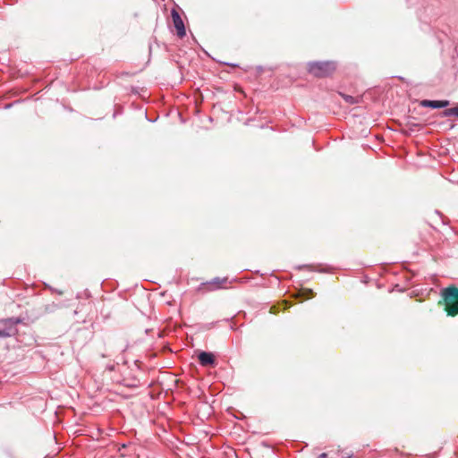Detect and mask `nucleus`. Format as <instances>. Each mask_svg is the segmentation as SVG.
<instances>
[{
	"label": "nucleus",
	"mask_w": 458,
	"mask_h": 458,
	"mask_svg": "<svg viewBox=\"0 0 458 458\" xmlns=\"http://www.w3.org/2000/svg\"><path fill=\"white\" fill-rule=\"evenodd\" d=\"M21 322L19 318H9L2 319L1 324L4 325V328L0 329V337L7 338L14 336L18 333L16 326Z\"/></svg>",
	"instance_id": "nucleus-3"
},
{
	"label": "nucleus",
	"mask_w": 458,
	"mask_h": 458,
	"mask_svg": "<svg viewBox=\"0 0 458 458\" xmlns=\"http://www.w3.org/2000/svg\"><path fill=\"white\" fill-rule=\"evenodd\" d=\"M344 100L351 105L358 103L357 98L350 95H343Z\"/></svg>",
	"instance_id": "nucleus-9"
},
{
	"label": "nucleus",
	"mask_w": 458,
	"mask_h": 458,
	"mask_svg": "<svg viewBox=\"0 0 458 458\" xmlns=\"http://www.w3.org/2000/svg\"><path fill=\"white\" fill-rule=\"evenodd\" d=\"M171 16L173 20V23L177 31V36L179 38H183L186 35L185 26L183 21L179 14V13L175 9H172Z\"/></svg>",
	"instance_id": "nucleus-4"
},
{
	"label": "nucleus",
	"mask_w": 458,
	"mask_h": 458,
	"mask_svg": "<svg viewBox=\"0 0 458 458\" xmlns=\"http://www.w3.org/2000/svg\"><path fill=\"white\" fill-rule=\"evenodd\" d=\"M50 290L53 292V293H56L57 294L59 295H62L63 294V291L61 290H56V289H54V288H50Z\"/></svg>",
	"instance_id": "nucleus-13"
},
{
	"label": "nucleus",
	"mask_w": 458,
	"mask_h": 458,
	"mask_svg": "<svg viewBox=\"0 0 458 458\" xmlns=\"http://www.w3.org/2000/svg\"><path fill=\"white\" fill-rule=\"evenodd\" d=\"M448 100H429V99H424L421 100L420 105L422 107H429L433 109H439V108H445L449 106Z\"/></svg>",
	"instance_id": "nucleus-5"
},
{
	"label": "nucleus",
	"mask_w": 458,
	"mask_h": 458,
	"mask_svg": "<svg viewBox=\"0 0 458 458\" xmlns=\"http://www.w3.org/2000/svg\"><path fill=\"white\" fill-rule=\"evenodd\" d=\"M441 296L444 300L447 315L455 316L458 314V288L450 286L442 289Z\"/></svg>",
	"instance_id": "nucleus-1"
},
{
	"label": "nucleus",
	"mask_w": 458,
	"mask_h": 458,
	"mask_svg": "<svg viewBox=\"0 0 458 458\" xmlns=\"http://www.w3.org/2000/svg\"><path fill=\"white\" fill-rule=\"evenodd\" d=\"M443 116H458V108L457 106L454 107L447 108L443 112Z\"/></svg>",
	"instance_id": "nucleus-7"
},
{
	"label": "nucleus",
	"mask_w": 458,
	"mask_h": 458,
	"mask_svg": "<svg viewBox=\"0 0 458 458\" xmlns=\"http://www.w3.org/2000/svg\"><path fill=\"white\" fill-rule=\"evenodd\" d=\"M336 69L333 61H314L308 64V71L310 74L324 78L331 75Z\"/></svg>",
	"instance_id": "nucleus-2"
},
{
	"label": "nucleus",
	"mask_w": 458,
	"mask_h": 458,
	"mask_svg": "<svg viewBox=\"0 0 458 458\" xmlns=\"http://www.w3.org/2000/svg\"><path fill=\"white\" fill-rule=\"evenodd\" d=\"M318 458H327V454L326 453H322L318 455Z\"/></svg>",
	"instance_id": "nucleus-14"
},
{
	"label": "nucleus",
	"mask_w": 458,
	"mask_h": 458,
	"mask_svg": "<svg viewBox=\"0 0 458 458\" xmlns=\"http://www.w3.org/2000/svg\"><path fill=\"white\" fill-rule=\"evenodd\" d=\"M225 281H226L225 278H224L223 280H220L219 277H216L211 282H209L208 284H215L216 286L214 287V289H217V288H220L221 284L225 282Z\"/></svg>",
	"instance_id": "nucleus-8"
},
{
	"label": "nucleus",
	"mask_w": 458,
	"mask_h": 458,
	"mask_svg": "<svg viewBox=\"0 0 458 458\" xmlns=\"http://www.w3.org/2000/svg\"><path fill=\"white\" fill-rule=\"evenodd\" d=\"M304 299H310L314 297V292L311 289H305L301 293Z\"/></svg>",
	"instance_id": "nucleus-10"
},
{
	"label": "nucleus",
	"mask_w": 458,
	"mask_h": 458,
	"mask_svg": "<svg viewBox=\"0 0 458 458\" xmlns=\"http://www.w3.org/2000/svg\"><path fill=\"white\" fill-rule=\"evenodd\" d=\"M352 454H347L346 456H343V458H353Z\"/></svg>",
	"instance_id": "nucleus-15"
},
{
	"label": "nucleus",
	"mask_w": 458,
	"mask_h": 458,
	"mask_svg": "<svg viewBox=\"0 0 458 458\" xmlns=\"http://www.w3.org/2000/svg\"><path fill=\"white\" fill-rule=\"evenodd\" d=\"M199 361L202 366H215V355L209 352H200L198 356Z\"/></svg>",
	"instance_id": "nucleus-6"
},
{
	"label": "nucleus",
	"mask_w": 458,
	"mask_h": 458,
	"mask_svg": "<svg viewBox=\"0 0 458 458\" xmlns=\"http://www.w3.org/2000/svg\"><path fill=\"white\" fill-rule=\"evenodd\" d=\"M296 268H297L298 270H301V269H303V268H309V269H310V270H313V271H318V272H325V271H326V270H324V269H315V268H313V267H312V266H310V265H300V266H297V267H296Z\"/></svg>",
	"instance_id": "nucleus-11"
},
{
	"label": "nucleus",
	"mask_w": 458,
	"mask_h": 458,
	"mask_svg": "<svg viewBox=\"0 0 458 458\" xmlns=\"http://www.w3.org/2000/svg\"><path fill=\"white\" fill-rule=\"evenodd\" d=\"M127 349H128V344L119 347V351L121 352H124Z\"/></svg>",
	"instance_id": "nucleus-12"
}]
</instances>
